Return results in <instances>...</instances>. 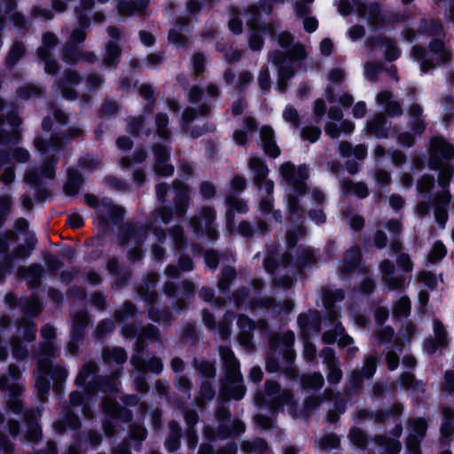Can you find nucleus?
Wrapping results in <instances>:
<instances>
[{
    "mask_svg": "<svg viewBox=\"0 0 454 454\" xmlns=\"http://www.w3.org/2000/svg\"><path fill=\"white\" fill-rule=\"evenodd\" d=\"M223 362V377L221 380L215 418L218 422L215 428L209 425L204 427V442L200 446L198 454H215L213 443L217 440L234 438L245 433V423L239 419H231L229 400H241L246 394L239 361L228 345L218 348Z\"/></svg>",
    "mask_w": 454,
    "mask_h": 454,
    "instance_id": "obj_1",
    "label": "nucleus"
},
{
    "mask_svg": "<svg viewBox=\"0 0 454 454\" xmlns=\"http://www.w3.org/2000/svg\"><path fill=\"white\" fill-rule=\"evenodd\" d=\"M454 145L442 136L432 137L429 142L428 166L439 171L438 184L441 191L431 195L435 178L431 175H423L417 183L419 196L429 197V201H419L415 208L416 214L423 217L431 208L434 210L435 222L443 229L448 221V209L451 201L450 183L454 176Z\"/></svg>",
    "mask_w": 454,
    "mask_h": 454,
    "instance_id": "obj_2",
    "label": "nucleus"
},
{
    "mask_svg": "<svg viewBox=\"0 0 454 454\" xmlns=\"http://www.w3.org/2000/svg\"><path fill=\"white\" fill-rule=\"evenodd\" d=\"M121 370H115L108 375H99V368L96 362L88 361L80 368L75 384L78 388L71 392L69 405L53 424L56 433L62 434L67 430L76 431L81 427L79 417L71 411L72 408H80L82 414L86 419L94 416L93 408L98 401V393L116 394L121 391V381L120 380Z\"/></svg>",
    "mask_w": 454,
    "mask_h": 454,
    "instance_id": "obj_3",
    "label": "nucleus"
},
{
    "mask_svg": "<svg viewBox=\"0 0 454 454\" xmlns=\"http://www.w3.org/2000/svg\"><path fill=\"white\" fill-rule=\"evenodd\" d=\"M307 235L303 225L286 232L287 253L279 257L278 247L274 244L266 246V255L263 260L265 270L274 275L277 270L283 271L284 275L272 279L275 289L288 291L293 286V277L301 272L303 268L312 267L317 263V255L309 247L297 245Z\"/></svg>",
    "mask_w": 454,
    "mask_h": 454,
    "instance_id": "obj_4",
    "label": "nucleus"
},
{
    "mask_svg": "<svg viewBox=\"0 0 454 454\" xmlns=\"http://www.w3.org/2000/svg\"><path fill=\"white\" fill-rule=\"evenodd\" d=\"M82 135L81 128L72 127L66 133H55L49 139L41 136L35 138L34 144L42 156V164L39 168L29 166L25 172L24 182L35 190L37 202H45L51 198L50 192L43 185L45 181L54 179L60 152L67 142Z\"/></svg>",
    "mask_w": 454,
    "mask_h": 454,
    "instance_id": "obj_5",
    "label": "nucleus"
},
{
    "mask_svg": "<svg viewBox=\"0 0 454 454\" xmlns=\"http://www.w3.org/2000/svg\"><path fill=\"white\" fill-rule=\"evenodd\" d=\"M41 336L43 340L39 343L37 370L34 376L37 396L43 403L47 400L51 389L50 376L55 395L58 398H62L68 371L64 366L51 364L57 351L53 343L56 337L55 328L49 324L44 325L41 329Z\"/></svg>",
    "mask_w": 454,
    "mask_h": 454,
    "instance_id": "obj_6",
    "label": "nucleus"
},
{
    "mask_svg": "<svg viewBox=\"0 0 454 454\" xmlns=\"http://www.w3.org/2000/svg\"><path fill=\"white\" fill-rule=\"evenodd\" d=\"M418 31L424 35L442 36L429 42L428 51L418 44L411 48V58L419 64L421 74L434 70L436 65H448L451 60V52L443 41L445 33L442 22L435 19H422Z\"/></svg>",
    "mask_w": 454,
    "mask_h": 454,
    "instance_id": "obj_7",
    "label": "nucleus"
},
{
    "mask_svg": "<svg viewBox=\"0 0 454 454\" xmlns=\"http://www.w3.org/2000/svg\"><path fill=\"white\" fill-rule=\"evenodd\" d=\"M283 183L288 186L286 195V208L291 217L299 221L304 216L305 208L301 205V198L307 193L318 205L325 201V193L318 188L307 190L306 181L309 177V168L301 164L297 168L292 162H285L279 168Z\"/></svg>",
    "mask_w": 454,
    "mask_h": 454,
    "instance_id": "obj_8",
    "label": "nucleus"
},
{
    "mask_svg": "<svg viewBox=\"0 0 454 454\" xmlns=\"http://www.w3.org/2000/svg\"><path fill=\"white\" fill-rule=\"evenodd\" d=\"M322 400L317 396H309L304 400L302 410L299 411L294 400L292 391L281 390L276 380H266L264 393H257L254 403L258 408L267 409L271 416H276L283 406L288 407V413L293 419H305L309 413L319 408Z\"/></svg>",
    "mask_w": 454,
    "mask_h": 454,
    "instance_id": "obj_9",
    "label": "nucleus"
},
{
    "mask_svg": "<svg viewBox=\"0 0 454 454\" xmlns=\"http://www.w3.org/2000/svg\"><path fill=\"white\" fill-rule=\"evenodd\" d=\"M294 333L291 330L283 333H271L269 336V352L266 357L265 369L269 373L279 372L290 380H295L298 371L294 366L296 353L294 349Z\"/></svg>",
    "mask_w": 454,
    "mask_h": 454,
    "instance_id": "obj_10",
    "label": "nucleus"
},
{
    "mask_svg": "<svg viewBox=\"0 0 454 454\" xmlns=\"http://www.w3.org/2000/svg\"><path fill=\"white\" fill-rule=\"evenodd\" d=\"M276 40L284 51L278 50L270 51L269 61L278 67L277 89L284 93L287 89V81L294 74L298 61L306 58V51L302 44L294 43V37L288 32L279 33Z\"/></svg>",
    "mask_w": 454,
    "mask_h": 454,
    "instance_id": "obj_11",
    "label": "nucleus"
},
{
    "mask_svg": "<svg viewBox=\"0 0 454 454\" xmlns=\"http://www.w3.org/2000/svg\"><path fill=\"white\" fill-rule=\"evenodd\" d=\"M254 296L259 295L263 288V281L261 278H254L251 282ZM251 292L245 286H240L235 290L231 301L236 308L244 307L247 310L254 312L256 310H270L272 317H278L282 315L287 316L294 309V301L286 299L282 302H276L272 297H253L250 298Z\"/></svg>",
    "mask_w": 454,
    "mask_h": 454,
    "instance_id": "obj_12",
    "label": "nucleus"
},
{
    "mask_svg": "<svg viewBox=\"0 0 454 454\" xmlns=\"http://www.w3.org/2000/svg\"><path fill=\"white\" fill-rule=\"evenodd\" d=\"M109 0H97L100 4H106ZM94 7V0H80V6L75 8V15L79 26L73 30L69 41L63 49V60L68 64H74L81 59L89 63L98 60L92 52L82 54V46L86 39L87 30L90 27V20L88 12Z\"/></svg>",
    "mask_w": 454,
    "mask_h": 454,
    "instance_id": "obj_13",
    "label": "nucleus"
},
{
    "mask_svg": "<svg viewBox=\"0 0 454 454\" xmlns=\"http://www.w3.org/2000/svg\"><path fill=\"white\" fill-rule=\"evenodd\" d=\"M321 298L325 309V320L333 329L325 331L322 335V341L325 344H333L338 342L341 347L353 343V339L345 333V329L339 321L340 311L335 309V304L345 298V293L342 289L333 290L329 287L323 288Z\"/></svg>",
    "mask_w": 454,
    "mask_h": 454,
    "instance_id": "obj_14",
    "label": "nucleus"
},
{
    "mask_svg": "<svg viewBox=\"0 0 454 454\" xmlns=\"http://www.w3.org/2000/svg\"><path fill=\"white\" fill-rule=\"evenodd\" d=\"M355 273L362 276V280L353 291L355 295L365 296L375 289V283L370 270L362 262V252L355 246L347 250L338 269L337 274L340 280L349 282Z\"/></svg>",
    "mask_w": 454,
    "mask_h": 454,
    "instance_id": "obj_15",
    "label": "nucleus"
},
{
    "mask_svg": "<svg viewBox=\"0 0 454 454\" xmlns=\"http://www.w3.org/2000/svg\"><path fill=\"white\" fill-rule=\"evenodd\" d=\"M335 4L342 16H347L354 12L359 17L364 18L374 29L382 28L387 23L395 21V19L382 13L380 5L377 3L366 5L360 0H351V3L348 0H339L335 2Z\"/></svg>",
    "mask_w": 454,
    "mask_h": 454,
    "instance_id": "obj_16",
    "label": "nucleus"
},
{
    "mask_svg": "<svg viewBox=\"0 0 454 454\" xmlns=\"http://www.w3.org/2000/svg\"><path fill=\"white\" fill-rule=\"evenodd\" d=\"M158 279L157 273H148L143 279V285L137 288V293L148 306V317L153 322L169 325L174 320L171 311L168 309L160 310L153 306L158 300V294L154 289Z\"/></svg>",
    "mask_w": 454,
    "mask_h": 454,
    "instance_id": "obj_17",
    "label": "nucleus"
},
{
    "mask_svg": "<svg viewBox=\"0 0 454 454\" xmlns=\"http://www.w3.org/2000/svg\"><path fill=\"white\" fill-rule=\"evenodd\" d=\"M121 335L125 339H133L137 336L130 363L134 369H145V358L143 357V353L145 349V340L160 341V338L158 327L153 325H147L138 332V328L136 325L126 324L121 328Z\"/></svg>",
    "mask_w": 454,
    "mask_h": 454,
    "instance_id": "obj_18",
    "label": "nucleus"
},
{
    "mask_svg": "<svg viewBox=\"0 0 454 454\" xmlns=\"http://www.w3.org/2000/svg\"><path fill=\"white\" fill-rule=\"evenodd\" d=\"M85 203L92 207L96 213V220L98 226L106 231L110 225H117L124 218V209L108 198L98 199L93 194L84 195Z\"/></svg>",
    "mask_w": 454,
    "mask_h": 454,
    "instance_id": "obj_19",
    "label": "nucleus"
},
{
    "mask_svg": "<svg viewBox=\"0 0 454 454\" xmlns=\"http://www.w3.org/2000/svg\"><path fill=\"white\" fill-rule=\"evenodd\" d=\"M175 191L174 209L166 206L156 208L151 215L154 222L160 221L168 223L174 217H182L185 215L190 204V191L186 184L179 180L173 182Z\"/></svg>",
    "mask_w": 454,
    "mask_h": 454,
    "instance_id": "obj_20",
    "label": "nucleus"
},
{
    "mask_svg": "<svg viewBox=\"0 0 454 454\" xmlns=\"http://www.w3.org/2000/svg\"><path fill=\"white\" fill-rule=\"evenodd\" d=\"M8 373L9 377L0 376V390L5 391L9 396V400L6 402V410L20 415L24 409L20 396L25 390L21 382V372L17 365L10 364Z\"/></svg>",
    "mask_w": 454,
    "mask_h": 454,
    "instance_id": "obj_21",
    "label": "nucleus"
},
{
    "mask_svg": "<svg viewBox=\"0 0 454 454\" xmlns=\"http://www.w3.org/2000/svg\"><path fill=\"white\" fill-rule=\"evenodd\" d=\"M248 166L254 174V181L258 189L264 190L267 193V196L262 198L259 202V211L263 215H267L273 208V198L271 195L274 191V183L267 179L269 168L261 158L255 155L251 156Z\"/></svg>",
    "mask_w": 454,
    "mask_h": 454,
    "instance_id": "obj_22",
    "label": "nucleus"
},
{
    "mask_svg": "<svg viewBox=\"0 0 454 454\" xmlns=\"http://www.w3.org/2000/svg\"><path fill=\"white\" fill-rule=\"evenodd\" d=\"M18 236L14 239H8L6 248L0 250V282H3L6 276L11 274L14 260L25 261L35 249L37 239L34 234H29L26 238V245H20L12 251H9L10 247L16 243Z\"/></svg>",
    "mask_w": 454,
    "mask_h": 454,
    "instance_id": "obj_23",
    "label": "nucleus"
},
{
    "mask_svg": "<svg viewBox=\"0 0 454 454\" xmlns=\"http://www.w3.org/2000/svg\"><path fill=\"white\" fill-rule=\"evenodd\" d=\"M147 226L131 222L125 223L119 227L117 238L121 245L133 243L136 247L128 252V259L131 263L139 262L143 258L141 246L147 236Z\"/></svg>",
    "mask_w": 454,
    "mask_h": 454,
    "instance_id": "obj_24",
    "label": "nucleus"
},
{
    "mask_svg": "<svg viewBox=\"0 0 454 454\" xmlns=\"http://www.w3.org/2000/svg\"><path fill=\"white\" fill-rule=\"evenodd\" d=\"M215 220V208L203 207L199 210L197 215L189 220V227L196 239H206L210 242H215L219 237Z\"/></svg>",
    "mask_w": 454,
    "mask_h": 454,
    "instance_id": "obj_25",
    "label": "nucleus"
},
{
    "mask_svg": "<svg viewBox=\"0 0 454 454\" xmlns=\"http://www.w3.org/2000/svg\"><path fill=\"white\" fill-rule=\"evenodd\" d=\"M19 306L21 311L29 317H24L19 322L18 332L22 333L26 342H33L36 333V325L33 318L43 309L37 293H34L30 297L20 298Z\"/></svg>",
    "mask_w": 454,
    "mask_h": 454,
    "instance_id": "obj_26",
    "label": "nucleus"
},
{
    "mask_svg": "<svg viewBox=\"0 0 454 454\" xmlns=\"http://www.w3.org/2000/svg\"><path fill=\"white\" fill-rule=\"evenodd\" d=\"M101 409L106 416L102 421V429L109 438L114 437L116 434L117 419L123 423L130 422L133 419L132 411L126 406H120L117 401L111 396L102 399Z\"/></svg>",
    "mask_w": 454,
    "mask_h": 454,
    "instance_id": "obj_27",
    "label": "nucleus"
},
{
    "mask_svg": "<svg viewBox=\"0 0 454 454\" xmlns=\"http://www.w3.org/2000/svg\"><path fill=\"white\" fill-rule=\"evenodd\" d=\"M247 24L249 28L248 45L253 51H261L263 46L262 35L273 37L276 27L273 23H259L260 12L256 5H251L246 11Z\"/></svg>",
    "mask_w": 454,
    "mask_h": 454,
    "instance_id": "obj_28",
    "label": "nucleus"
},
{
    "mask_svg": "<svg viewBox=\"0 0 454 454\" xmlns=\"http://www.w3.org/2000/svg\"><path fill=\"white\" fill-rule=\"evenodd\" d=\"M82 79L80 75L72 70H66L63 77L58 80L53 85V89L59 90L62 97L67 100L80 99V106L82 109L90 106V97L88 94H82L79 97L76 87L80 84Z\"/></svg>",
    "mask_w": 454,
    "mask_h": 454,
    "instance_id": "obj_29",
    "label": "nucleus"
},
{
    "mask_svg": "<svg viewBox=\"0 0 454 454\" xmlns=\"http://www.w3.org/2000/svg\"><path fill=\"white\" fill-rule=\"evenodd\" d=\"M427 421L425 418H410L406 422L405 454H422L421 442L427 431Z\"/></svg>",
    "mask_w": 454,
    "mask_h": 454,
    "instance_id": "obj_30",
    "label": "nucleus"
},
{
    "mask_svg": "<svg viewBox=\"0 0 454 454\" xmlns=\"http://www.w3.org/2000/svg\"><path fill=\"white\" fill-rule=\"evenodd\" d=\"M72 325L70 340L67 347V352L72 356H77L80 345L82 343L90 317L86 309H82L71 312Z\"/></svg>",
    "mask_w": 454,
    "mask_h": 454,
    "instance_id": "obj_31",
    "label": "nucleus"
},
{
    "mask_svg": "<svg viewBox=\"0 0 454 454\" xmlns=\"http://www.w3.org/2000/svg\"><path fill=\"white\" fill-rule=\"evenodd\" d=\"M237 325L239 328L238 341L247 351L254 349L253 332L258 329L262 333H267L269 330L268 323L265 320L260 319L254 322L243 314L238 317Z\"/></svg>",
    "mask_w": 454,
    "mask_h": 454,
    "instance_id": "obj_32",
    "label": "nucleus"
},
{
    "mask_svg": "<svg viewBox=\"0 0 454 454\" xmlns=\"http://www.w3.org/2000/svg\"><path fill=\"white\" fill-rule=\"evenodd\" d=\"M210 111V107L207 103H203L199 110L192 107L186 108L181 118V128L184 133H189L192 137H199L207 132L213 131L215 127L212 124H205L203 127H194L190 130V126L198 116H207Z\"/></svg>",
    "mask_w": 454,
    "mask_h": 454,
    "instance_id": "obj_33",
    "label": "nucleus"
},
{
    "mask_svg": "<svg viewBox=\"0 0 454 454\" xmlns=\"http://www.w3.org/2000/svg\"><path fill=\"white\" fill-rule=\"evenodd\" d=\"M147 437V430L143 425L133 423L129 426L128 437L121 444L113 448L112 454H131L130 445L136 451H140Z\"/></svg>",
    "mask_w": 454,
    "mask_h": 454,
    "instance_id": "obj_34",
    "label": "nucleus"
},
{
    "mask_svg": "<svg viewBox=\"0 0 454 454\" xmlns=\"http://www.w3.org/2000/svg\"><path fill=\"white\" fill-rule=\"evenodd\" d=\"M43 46L36 51L37 58L44 62V70L47 74L55 75L59 71L58 62L51 57V50L55 48L59 43L58 37L51 33L45 32L42 37Z\"/></svg>",
    "mask_w": 454,
    "mask_h": 454,
    "instance_id": "obj_35",
    "label": "nucleus"
},
{
    "mask_svg": "<svg viewBox=\"0 0 454 454\" xmlns=\"http://www.w3.org/2000/svg\"><path fill=\"white\" fill-rule=\"evenodd\" d=\"M107 34L110 41L106 44V51L103 58V63L110 68H116L121 61V49L119 43L121 38V31L115 27H109Z\"/></svg>",
    "mask_w": 454,
    "mask_h": 454,
    "instance_id": "obj_36",
    "label": "nucleus"
},
{
    "mask_svg": "<svg viewBox=\"0 0 454 454\" xmlns=\"http://www.w3.org/2000/svg\"><path fill=\"white\" fill-rule=\"evenodd\" d=\"M43 409L37 407L36 409H27L24 412V419L26 421V434L24 438L31 443H36L41 441L43 431L39 419L43 415Z\"/></svg>",
    "mask_w": 454,
    "mask_h": 454,
    "instance_id": "obj_37",
    "label": "nucleus"
},
{
    "mask_svg": "<svg viewBox=\"0 0 454 454\" xmlns=\"http://www.w3.org/2000/svg\"><path fill=\"white\" fill-rule=\"evenodd\" d=\"M379 268L382 281L389 291L401 290L410 283L402 274L395 272V265L387 259L383 260Z\"/></svg>",
    "mask_w": 454,
    "mask_h": 454,
    "instance_id": "obj_38",
    "label": "nucleus"
},
{
    "mask_svg": "<svg viewBox=\"0 0 454 454\" xmlns=\"http://www.w3.org/2000/svg\"><path fill=\"white\" fill-rule=\"evenodd\" d=\"M322 318L317 310H309L301 313L297 318L301 337H311L317 335L321 329Z\"/></svg>",
    "mask_w": 454,
    "mask_h": 454,
    "instance_id": "obj_39",
    "label": "nucleus"
},
{
    "mask_svg": "<svg viewBox=\"0 0 454 454\" xmlns=\"http://www.w3.org/2000/svg\"><path fill=\"white\" fill-rule=\"evenodd\" d=\"M319 356L322 357L323 363L328 368L326 378L329 384H339L342 380L343 373L340 369V361L336 357L333 348L325 347L320 351Z\"/></svg>",
    "mask_w": 454,
    "mask_h": 454,
    "instance_id": "obj_40",
    "label": "nucleus"
},
{
    "mask_svg": "<svg viewBox=\"0 0 454 454\" xmlns=\"http://www.w3.org/2000/svg\"><path fill=\"white\" fill-rule=\"evenodd\" d=\"M153 151L154 154V165L153 169L154 172L162 176H170L174 174L175 168L169 162L170 161V153L167 146L155 144L153 146Z\"/></svg>",
    "mask_w": 454,
    "mask_h": 454,
    "instance_id": "obj_41",
    "label": "nucleus"
},
{
    "mask_svg": "<svg viewBox=\"0 0 454 454\" xmlns=\"http://www.w3.org/2000/svg\"><path fill=\"white\" fill-rule=\"evenodd\" d=\"M433 329L434 338L427 339L423 345L424 350L429 355H433L438 348H445L448 345L447 332L440 320L433 321Z\"/></svg>",
    "mask_w": 454,
    "mask_h": 454,
    "instance_id": "obj_42",
    "label": "nucleus"
},
{
    "mask_svg": "<svg viewBox=\"0 0 454 454\" xmlns=\"http://www.w3.org/2000/svg\"><path fill=\"white\" fill-rule=\"evenodd\" d=\"M376 44H379L383 51L387 61H395L401 56V50L394 39L380 36L378 38H368L365 42V46L368 48Z\"/></svg>",
    "mask_w": 454,
    "mask_h": 454,
    "instance_id": "obj_43",
    "label": "nucleus"
},
{
    "mask_svg": "<svg viewBox=\"0 0 454 454\" xmlns=\"http://www.w3.org/2000/svg\"><path fill=\"white\" fill-rule=\"evenodd\" d=\"M150 4V0H120L116 9L121 16H142Z\"/></svg>",
    "mask_w": 454,
    "mask_h": 454,
    "instance_id": "obj_44",
    "label": "nucleus"
},
{
    "mask_svg": "<svg viewBox=\"0 0 454 454\" xmlns=\"http://www.w3.org/2000/svg\"><path fill=\"white\" fill-rule=\"evenodd\" d=\"M226 210V228L229 233L233 232L234 229V215L245 214L248 210L247 204L245 200L237 198H232L228 195L225 200Z\"/></svg>",
    "mask_w": 454,
    "mask_h": 454,
    "instance_id": "obj_45",
    "label": "nucleus"
},
{
    "mask_svg": "<svg viewBox=\"0 0 454 454\" xmlns=\"http://www.w3.org/2000/svg\"><path fill=\"white\" fill-rule=\"evenodd\" d=\"M189 19L179 18L168 32L169 43L177 47H185L188 40L187 34L190 33Z\"/></svg>",
    "mask_w": 454,
    "mask_h": 454,
    "instance_id": "obj_46",
    "label": "nucleus"
},
{
    "mask_svg": "<svg viewBox=\"0 0 454 454\" xmlns=\"http://www.w3.org/2000/svg\"><path fill=\"white\" fill-rule=\"evenodd\" d=\"M365 129L369 135L377 138H386L388 137L390 122L383 114H376L367 121Z\"/></svg>",
    "mask_w": 454,
    "mask_h": 454,
    "instance_id": "obj_47",
    "label": "nucleus"
},
{
    "mask_svg": "<svg viewBox=\"0 0 454 454\" xmlns=\"http://www.w3.org/2000/svg\"><path fill=\"white\" fill-rule=\"evenodd\" d=\"M376 102L382 107L385 114L390 117L400 116L403 114V108L398 100L393 98L390 91L384 90L378 93Z\"/></svg>",
    "mask_w": 454,
    "mask_h": 454,
    "instance_id": "obj_48",
    "label": "nucleus"
},
{
    "mask_svg": "<svg viewBox=\"0 0 454 454\" xmlns=\"http://www.w3.org/2000/svg\"><path fill=\"white\" fill-rule=\"evenodd\" d=\"M409 121L408 126L414 135L421 136L427 128L425 115L421 106L413 104L409 107Z\"/></svg>",
    "mask_w": 454,
    "mask_h": 454,
    "instance_id": "obj_49",
    "label": "nucleus"
},
{
    "mask_svg": "<svg viewBox=\"0 0 454 454\" xmlns=\"http://www.w3.org/2000/svg\"><path fill=\"white\" fill-rule=\"evenodd\" d=\"M442 423L441 426V439L440 443L442 446H449L450 437L454 433V410L450 407H443L442 410Z\"/></svg>",
    "mask_w": 454,
    "mask_h": 454,
    "instance_id": "obj_50",
    "label": "nucleus"
},
{
    "mask_svg": "<svg viewBox=\"0 0 454 454\" xmlns=\"http://www.w3.org/2000/svg\"><path fill=\"white\" fill-rule=\"evenodd\" d=\"M260 137L264 153L270 158H277L280 154V149L276 144L273 129L269 126L262 127Z\"/></svg>",
    "mask_w": 454,
    "mask_h": 454,
    "instance_id": "obj_51",
    "label": "nucleus"
},
{
    "mask_svg": "<svg viewBox=\"0 0 454 454\" xmlns=\"http://www.w3.org/2000/svg\"><path fill=\"white\" fill-rule=\"evenodd\" d=\"M19 271L21 276L25 277L30 290L34 291L39 288L43 275V269L40 264L32 263L27 267L20 268Z\"/></svg>",
    "mask_w": 454,
    "mask_h": 454,
    "instance_id": "obj_52",
    "label": "nucleus"
},
{
    "mask_svg": "<svg viewBox=\"0 0 454 454\" xmlns=\"http://www.w3.org/2000/svg\"><path fill=\"white\" fill-rule=\"evenodd\" d=\"M194 269L192 259L182 254L177 259V265L168 264L165 269V275L168 279H176L180 276V271L190 272Z\"/></svg>",
    "mask_w": 454,
    "mask_h": 454,
    "instance_id": "obj_53",
    "label": "nucleus"
},
{
    "mask_svg": "<svg viewBox=\"0 0 454 454\" xmlns=\"http://www.w3.org/2000/svg\"><path fill=\"white\" fill-rule=\"evenodd\" d=\"M268 224L262 220H258L255 227H253L247 221H242L236 229V232L247 240L254 235L264 236L268 233Z\"/></svg>",
    "mask_w": 454,
    "mask_h": 454,
    "instance_id": "obj_54",
    "label": "nucleus"
},
{
    "mask_svg": "<svg viewBox=\"0 0 454 454\" xmlns=\"http://www.w3.org/2000/svg\"><path fill=\"white\" fill-rule=\"evenodd\" d=\"M106 270L114 278H116V282L113 286L114 289L122 287L130 277L129 270L121 268L116 257H112L108 260Z\"/></svg>",
    "mask_w": 454,
    "mask_h": 454,
    "instance_id": "obj_55",
    "label": "nucleus"
},
{
    "mask_svg": "<svg viewBox=\"0 0 454 454\" xmlns=\"http://www.w3.org/2000/svg\"><path fill=\"white\" fill-rule=\"evenodd\" d=\"M127 353L121 347L112 346L105 347L102 349V360L106 364H113L122 366L127 361Z\"/></svg>",
    "mask_w": 454,
    "mask_h": 454,
    "instance_id": "obj_56",
    "label": "nucleus"
},
{
    "mask_svg": "<svg viewBox=\"0 0 454 454\" xmlns=\"http://www.w3.org/2000/svg\"><path fill=\"white\" fill-rule=\"evenodd\" d=\"M240 449L245 454H273L267 442L262 438L242 441Z\"/></svg>",
    "mask_w": 454,
    "mask_h": 454,
    "instance_id": "obj_57",
    "label": "nucleus"
},
{
    "mask_svg": "<svg viewBox=\"0 0 454 454\" xmlns=\"http://www.w3.org/2000/svg\"><path fill=\"white\" fill-rule=\"evenodd\" d=\"M345 76H346L345 69L341 66H339V67L330 70L329 73L327 74V80L329 82V84L325 90V98L328 102L333 103V102L336 101V98H335V96H334V93L333 90V86L340 84L341 82H343Z\"/></svg>",
    "mask_w": 454,
    "mask_h": 454,
    "instance_id": "obj_58",
    "label": "nucleus"
},
{
    "mask_svg": "<svg viewBox=\"0 0 454 454\" xmlns=\"http://www.w3.org/2000/svg\"><path fill=\"white\" fill-rule=\"evenodd\" d=\"M340 192L343 196L354 194L358 199H364L369 194L368 187L364 182L353 183L351 180L341 182Z\"/></svg>",
    "mask_w": 454,
    "mask_h": 454,
    "instance_id": "obj_59",
    "label": "nucleus"
},
{
    "mask_svg": "<svg viewBox=\"0 0 454 454\" xmlns=\"http://www.w3.org/2000/svg\"><path fill=\"white\" fill-rule=\"evenodd\" d=\"M257 129L256 121L252 117H245L242 129H237L233 132V140L239 145L247 144V137L252 135Z\"/></svg>",
    "mask_w": 454,
    "mask_h": 454,
    "instance_id": "obj_60",
    "label": "nucleus"
},
{
    "mask_svg": "<svg viewBox=\"0 0 454 454\" xmlns=\"http://www.w3.org/2000/svg\"><path fill=\"white\" fill-rule=\"evenodd\" d=\"M168 435L165 441V448L168 452H174L180 448L182 430L179 423L175 420L168 423Z\"/></svg>",
    "mask_w": 454,
    "mask_h": 454,
    "instance_id": "obj_61",
    "label": "nucleus"
},
{
    "mask_svg": "<svg viewBox=\"0 0 454 454\" xmlns=\"http://www.w3.org/2000/svg\"><path fill=\"white\" fill-rule=\"evenodd\" d=\"M83 180L80 173L74 168L67 169V180L64 184L63 190L66 194L74 196L78 194L82 188Z\"/></svg>",
    "mask_w": 454,
    "mask_h": 454,
    "instance_id": "obj_62",
    "label": "nucleus"
},
{
    "mask_svg": "<svg viewBox=\"0 0 454 454\" xmlns=\"http://www.w3.org/2000/svg\"><path fill=\"white\" fill-rule=\"evenodd\" d=\"M339 153L343 158L354 156L356 160H362L367 156V147L362 144L352 146L348 142H341L339 145Z\"/></svg>",
    "mask_w": 454,
    "mask_h": 454,
    "instance_id": "obj_63",
    "label": "nucleus"
},
{
    "mask_svg": "<svg viewBox=\"0 0 454 454\" xmlns=\"http://www.w3.org/2000/svg\"><path fill=\"white\" fill-rule=\"evenodd\" d=\"M420 332L412 323H405L399 330V337L395 340V345L398 352H402L404 342H411V340Z\"/></svg>",
    "mask_w": 454,
    "mask_h": 454,
    "instance_id": "obj_64",
    "label": "nucleus"
}]
</instances>
